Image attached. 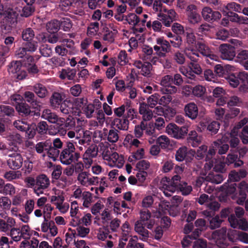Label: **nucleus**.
Segmentation results:
<instances>
[{
    "label": "nucleus",
    "instance_id": "obj_28",
    "mask_svg": "<svg viewBox=\"0 0 248 248\" xmlns=\"http://www.w3.org/2000/svg\"><path fill=\"white\" fill-rule=\"evenodd\" d=\"M112 124L119 130H127L128 128L129 121L126 118H115Z\"/></svg>",
    "mask_w": 248,
    "mask_h": 248
},
{
    "label": "nucleus",
    "instance_id": "obj_58",
    "mask_svg": "<svg viewBox=\"0 0 248 248\" xmlns=\"http://www.w3.org/2000/svg\"><path fill=\"white\" fill-rule=\"evenodd\" d=\"M60 150L59 149L53 147L52 145L50 150H48L47 155L49 158H52L53 161H55L59 156L60 157Z\"/></svg>",
    "mask_w": 248,
    "mask_h": 248
},
{
    "label": "nucleus",
    "instance_id": "obj_53",
    "mask_svg": "<svg viewBox=\"0 0 248 248\" xmlns=\"http://www.w3.org/2000/svg\"><path fill=\"white\" fill-rule=\"evenodd\" d=\"M118 133V131L115 128L109 130L108 136V141L112 143L117 141L119 139Z\"/></svg>",
    "mask_w": 248,
    "mask_h": 248
},
{
    "label": "nucleus",
    "instance_id": "obj_51",
    "mask_svg": "<svg viewBox=\"0 0 248 248\" xmlns=\"http://www.w3.org/2000/svg\"><path fill=\"white\" fill-rule=\"evenodd\" d=\"M23 46L27 51L33 52L35 51L38 47V43L35 41H29L23 44Z\"/></svg>",
    "mask_w": 248,
    "mask_h": 248
},
{
    "label": "nucleus",
    "instance_id": "obj_24",
    "mask_svg": "<svg viewBox=\"0 0 248 248\" xmlns=\"http://www.w3.org/2000/svg\"><path fill=\"white\" fill-rule=\"evenodd\" d=\"M145 224L141 221H137L135 225V230L142 236V240L147 239L149 237V232L145 228Z\"/></svg>",
    "mask_w": 248,
    "mask_h": 248
},
{
    "label": "nucleus",
    "instance_id": "obj_29",
    "mask_svg": "<svg viewBox=\"0 0 248 248\" xmlns=\"http://www.w3.org/2000/svg\"><path fill=\"white\" fill-rule=\"evenodd\" d=\"M33 91L38 97L44 98L48 93L46 88L42 84L36 83L33 86Z\"/></svg>",
    "mask_w": 248,
    "mask_h": 248
},
{
    "label": "nucleus",
    "instance_id": "obj_36",
    "mask_svg": "<svg viewBox=\"0 0 248 248\" xmlns=\"http://www.w3.org/2000/svg\"><path fill=\"white\" fill-rule=\"evenodd\" d=\"M122 233V239L125 242L128 240L129 236H130V232L131 231V228L130 226L129 223L127 221H125L124 223L123 224L121 227Z\"/></svg>",
    "mask_w": 248,
    "mask_h": 248
},
{
    "label": "nucleus",
    "instance_id": "obj_6",
    "mask_svg": "<svg viewBox=\"0 0 248 248\" xmlns=\"http://www.w3.org/2000/svg\"><path fill=\"white\" fill-rule=\"evenodd\" d=\"M166 132L172 137L176 139H182L187 135L188 128L184 126L179 127L174 123H170L166 127Z\"/></svg>",
    "mask_w": 248,
    "mask_h": 248
},
{
    "label": "nucleus",
    "instance_id": "obj_12",
    "mask_svg": "<svg viewBox=\"0 0 248 248\" xmlns=\"http://www.w3.org/2000/svg\"><path fill=\"white\" fill-rule=\"evenodd\" d=\"M172 76L166 75L163 77L161 80L160 84L163 87L162 89V92L173 94L177 91V88L172 85Z\"/></svg>",
    "mask_w": 248,
    "mask_h": 248
},
{
    "label": "nucleus",
    "instance_id": "obj_54",
    "mask_svg": "<svg viewBox=\"0 0 248 248\" xmlns=\"http://www.w3.org/2000/svg\"><path fill=\"white\" fill-rule=\"evenodd\" d=\"M170 45L175 48H179L182 45V37L179 35H174L170 41Z\"/></svg>",
    "mask_w": 248,
    "mask_h": 248
},
{
    "label": "nucleus",
    "instance_id": "obj_38",
    "mask_svg": "<svg viewBox=\"0 0 248 248\" xmlns=\"http://www.w3.org/2000/svg\"><path fill=\"white\" fill-rule=\"evenodd\" d=\"M35 129H34L33 131H35V133L37 132L41 135H43L46 133L48 129L47 124L45 121L40 122L37 124V125H35Z\"/></svg>",
    "mask_w": 248,
    "mask_h": 248
},
{
    "label": "nucleus",
    "instance_id": "obj_2",
    "mask_svg": "<svg viewBox=\"0 0 248 248\" xmlns=\"http://www.w3.org/2000/svg\"><path fill=\"white\" fill-rule=\"evenodd\" d=\"M9 150L15 153L8 154L6 159L7 165L11 170H18L22 166L23 159L21 154L17 153L18 151L17 143L14 144L13 147H10Z\"/></svg>",
    "mask_w": 248,
    "mask_h": 248
},
{
    "label": "nucleus",
    "instance_id": "obj_5",
    "mask_svg": "<svg viewBox=\"0 0 248 248\" xmlns=\"http://www.w3.org/2000/svg\"><path fill=\"white\" fill-rule=\"evenodd\" d=\"M156 43L157 45L153 47L155 54L160 58H166L167 54L171 51V46L170 42L163 37H159L156 39Z\"/></svg>",
    "mask_w": 248,
    "mask_h": 248
},
{
    "label": "nucleus",
    "instance_id": "obj_32",
    "mask_svg": "<svg viewBox=\"0 0 248 248\" xmlns=\"http://www.w3.org/2000/svg\"><path fill=\"white\" fill-rule=\"evenodd\" d=\"M60 28V22L57 19L51 20L46 25V30L49 33H57Z\"/></svg>",
    "mask_w": 248,
    "mask_h": 248
},
{
    "label": "nucleus",
    "instance_id": "obj_52",
    "mask_svg": "<svg viewBox=\"0 0 248 248\" xmlns=\"http://www.w3.org/2000/svg\"><path fill=\"white\" fill-rule=\"evenodd\" d=\"M137 236H135L130 239L126 248H144L143 243H138L137 242Z\"/></svg>",
    "mask_w": 248,
    "mask_h": 248
},
{
    "label": "nucleus",
    "instance_id": "obj_19",
    "mask_svg": "<svg viewBox=\"0 0 248 248\" xmlns=\"http://www.w3.org/2000/svg\"><path fill=\"white\" fill-rule=\"evenodd\" d=\"M166 12H167V15L159 13L158 16L159 17L160 20L162 22V23L165 26L169 27L175 17L176 13L175 11L172 9L167 10Z\"/></svg>",
    "mask_w": 248,
    "mask_h": 248
},
{
    "label": "nucleus",
    "instance_id": "obj_43",
    "mask_svg": "<svg viewBox=\"0 0 248 248\" xmlns=\"http://www.w3.org/2000/svg\"><path fill=\"white\" fill-rule=\"evenodd\" d=\"M173 60L178 64H183L186 61L185 55L183 52L177 50L173 55Z\"/></svg>",
    "mask_w": 248,
    "mask_h": 248
},
{
    "label": "nucleus",
    "instance_id": "obj_3",
    "mask_svg": "<svg viewBox=\"0 0 248 248\" xmlns=\"http://www.w3.org/2000/svg\"><path fill=\"white\" fill-rule=\"evenodd\" d=\"M31 107L26 102H23L16 105V109L21 117L25 118L31 122H34L39 118L40 112L38 109L31 110Z\"/></svg>",
    "mask_w": 248,
    "mask_h": 248
},
{
    "label": "nucleus",
    "instance_id": "obj_23",
    "mask_svg": "<svg viewBox=\"0 0 248 248\" xmlns=\"http://www.w3.org/2000/svg\"><path fill=\"white\" fill-rule=\"evenodd\" d=\"M227 15L232 22H237L239 24H248V18L246 16H239L231 11H229Z\"/></svg>",
    "mask_w": 248,
    "mask_h": 248
},
{
    "label": "nucleus",
    "instance_id": "obj_16",
    "mask_svg": "<svg viewBox=\"0 0 248 248\" xmlns=\"http://www.w3.org/2000/svg\"><path fill=\"white\" fill-rule=\"evenodd\" d=\"M133 65L139 69H140V74L147 77L151 76V70H152V65L149 62H142L140 60L136 61Z\"/></svg>",
    "mask_w": 248,
    "mask_h": 248
},
{
    "label": "nucleus",
    "instance_id": "obj_59",
    "mask_svg": "<svg viewBox=\"0 0 248 248\" xmlns=\"http://www.w3.org/2000/svg\"><path fill=\"white\" fill-rule=\"evenodd\" d=\"M75 106L77 109L82 110L83 108L87 104L88 101L87 98L84 97L76 98L74 101Z\"/></svg>",
    "mask_w": 248,
    "mask_h": 248
},
{
    "label": "nucleus",
    "instance_id": "obj_40",
    "mask_svg": "<svg viewBox=\"0 0 248 248\" xmlns=\"http://www.w3.org/2000/svg\"><path fill=\"white\" fill-rule=\"evenodd\" d=\"M237 185L235 183H231L230 184L225 183L222 186L223 190L227 195H230L233 194L236 190Z\"/></svg>",
    "mask_w": 248,
    "mask_h": 248
},
{
    "label": "nucleus",
    "instance_id": "obj_11",
    "mask_svg": "<svg viewBox=\"0 0 248 248\" xmlns=\"http://www.w3.org/2000/svg\"><path fill=\"white\" fill-rule=\"evenodd\" d=\"M15 110L13 107L7 105H0V121L9 123L15 116Z\"/></svg>",
    "mask_w": 248,
    "mask_h": 248
},
{
    "label": "nucleus",
    "instance_id": "obj_17",
    "mask_svg": "<svg viewBox=\"0 0 248 248\" xmlns=\"http://www.w3.org/2000/svg\"><path fill=\"white\" fill-rule=\"evenodd\" d=\"M184 112L186 116L191 120H195L199 112L197 105L193 102L187 103L184 107Z\"/></svg>",
    "mask_w": 248,
    "mask_h": 248
},
{
    "label": "nucleus",
    "instance_id": "obj_56",
    "mask_svg": "<svg viewBox=\"0 0 248 248\" xmlns=\"http://www.w3.org/2000/svg\"><path fill=\"white\" fill-rule=\"evenodd\" d=\"M16 190L15 187L11 184H7L3 186V188L0 191L5 195H13L15 193Z\"/></svg>",
    "mask_w": 248,
    "mask_h": 248
},
{
    "label": "nucleus",
    "instance_id": "obj_7",
    "mask_svg": "<svg viewBox=\"0 0 248 248\" xmlns=\"http://www.w3.org/2000/svg\"><path fill=\"white\" fill-rule=\"evenodd\" d=\"M181 178L179 175H175L171 179L167 177H163L161 183L163 184V187L171 192H174L177 188L182 184L184 182L181 181Z\"/></svg>",
    "mask_w": 248,
    "mask_h": 248
},
{
    "label": "nucleus",
    "instance_id": "obj_4",
    "mask_svg": "<svg viewBox=\"0 0 248 248\" xmlns=\"http://www.w3.org/2000/svg\"><path fill=\"white\" fill-rule=\"evenodd\" d=\"M178 5L181 8H186L187 20L190 23L195 24L201 21L202 18L198 13L197 7L195 5L192 4L186 5L184 0H178Z\"/></svg>",
    "mask_w": 248,
    "mask_h": 248
},
{
    "label": "nucleus",
    "instance_id": "obj_60",
    "mask_svg": "<svg viewBox=\"0 0 248 248\" xmlns=\"http://www.w3.org/2000/svg\"><path fill=\"white\" fill-rule=\"evenodd\" d=\"M109 231L108 227H104L103 228L100 229L99 232L98 234V238L101 240H104L108 237L109 238H111L112 236L109 235Z\"/></svg>",
    "mask_w": 248,
    "mask_h": 248
},
{
    "label": "nucleus",
    "instance_id": "obj_48",
    "mask_svg": "<svg viewBox=\"0 0 248 248\" xmlns=\"http://www.w3.org/2000/svg\"><path fill=\"white\" fill-rule=\"evenodd\" d=\"M61 28L65 31H70L72 27L73 24L71 19L69 18H62L60 21Z\"/></svg>",
    "mask_w": 248,
    "mask_h": 248
},
{
    "label": "nucleus",
    "instance_id": "obj_33",
    "mask_svg": "<svg viewBox=\"0 0 248 248\" xmlns=\"http://www.w3.org/2000/svg\"><path fill=\"white\" fill-rule=\"evenodd\" d=\"M191 64L190 70L189 73H187V75H186V76L190 79H194L196 76L194 74L200 75L202 74V71L199 64L197 63H192Z\"/></svg>",
    "mask_w": 248,
    "mask_h": 248
},
{
    "label": "nucleus",
    "instance_id": "obj_64",
    "mask_svg": "<svg viewBox=\"0 0 248 248\" xmlns=\"http://www.w3.org/2000/svg\"><path fill=\"white\" fill-rule=\"evenodd\" d=\"M226 8L229 11L233 10L236 12L241 13L243 9V6L235 2H231L227 4Z\"/></svg>",
    "mask_w": 248,
    "mask_h": 248
},
{
    "label": "nucleus",
    "instance_id": "obj_22",
    "mask_svg": "<svg viewBox=\"0 0 248 248\" xmlns=\"http://www.w3.org/2000/svg\"><path fill=\"white\" fill-rule=\"evenodd\" d=\"M233 67L230 65H226L223 66L221 64H217L214 67V72L218 77L225 78V76L227 75Z\"/></svg>",
    "mask_w": 248,
    "mask_h": 248
},
{
    "label": "nucleus",
    "instance_id": "obj_41",
    "mask_svg": "<svg viewBox=\"0 0 248 248\" xmlns=\"http://www.w3.org/2000/svg\"><path fill=\"white\" fill-rule=\"evenodd\" d=\"M20 233L21 232L19 228H13L11 229L7 234L11 236L14 241L17 242L22 238Z\"/></svg>",
    "mask_w": 248,
    "mask_h": 248
},
{
    "label": "nucleus",
    "instance_id": "obj_42",
    "mask_svg": "<svg viewBox=\"0 0 248 248\" xmlns=\"http://www.w3.org/2000/svg\"><path fill=\"white\" fill-rule=\"evenodd\" d=\"M125 20L129 24L134 26L138 25L140 21V17L134 13H130L127 16H125Z\"/></svg>",
    "mask_w": 248,
    "mask_h": 248
},
{
    "label": "nucleus",
    "instance_id": "obj_27",
    "mask_svg": "<svg viewBox=\"0 0 248 248\" xmlns=\"http://www.w3.org/2000/svg\"><path fill=\"white\" fill-rule=\"evenodd\" d=\"M40 42L43 43L48 42L51 44L56 43L59 41L58 33H49V34H41L38 38Z\"/></svg>",
    "mask_w": 248,
    "mask_h": 248
},
{
    "label": "nucleus",
    "instance_id": "obj_25",
    "mask_svg": "<svg viewBox=\"0 0 248 248\" xmlns=\"http://www.w3.org/2000/svg\"><path fill=\"white\" fill-rule=\"evenodd\" d=\"M63 98L62 93L55 92H54L50 98V103L52 107L54 108H58L63 103Z\"/></svg>",
    "mask_w": 248,
    "mask_h": 248
},
{
    "label": "nucleus",
    "instance_id": "obj_30",
    "mask_svg": "<svg viewBox=\"0 0 248 248\" xmlns=\"http://www.w3.org/2000/svg\"><path fill=\"white\" fill-rule=\"evenodd\" d=\"M41 117L51 123H55L59 120V118L56 113L52 112L51 110L49 109H44L42 112Z\"/></svg>",
    "mask_w": 248,
    "mask_h": 248
},
{
    "label": "nucleus",
    "instance_id": "obj_1",
    "mask_svg": "<svg viewBox=\"0 0 248 248\" xmlns=\"http://www.w3.org/2000/svg\"><path fill=\"white\" fill-rule=\"evenodd\" d=\"M79 157L80 154L75 152L74 144L71 142H67L66 147L62 151L59 157L61 163L64 165H70L78 161Z\"/></svg>",
    "mask_w": 248,
    "mask_h": 248
},
{
    "label": "nucleus",
    "instance_id": "obj_8",
    "mask_svg": "<svg viewBox=\"0 0 248 248\" xmlns=\"http://www.w3.org/2000/svg\"><path fill=\"white\" fill-rule=\"evenodd\" d=\"M195 151L192 149H188L186 146L180 147L176 151L175 157L179 162L186 160V162H190L193 160Z\"/></svg>",
    "mask_w": 248,
    "mask_h": 248
},
{
    "label": "nucleus",
    "instance_id": "obj_57",
    "mask_svg": "<svg viewBox=\"0 0 248 248\" xmlns=\"http://www.w3.org/2000/svg\"><path fill=\"white\" fill-rule=\"evenodd\" d=\"M150 166L149 162L146 160L139 161L136 164V168L138 171H146Z\"/></svg>",
    "mask_w": 248,
    "mask_h": 248
},
{
    "label": "nucleus",
    "instance_id": "obj_37",
    "mask_svg": "<svg viewBox=\"0 0 248 248\" xmlns=\"http://www.w3.org/2000/svg\"><path fill=\"white\" fill-rule=\"evenodd\" d=\"M76 70L75 69H63L60 77L62 79L67 78L69 80H73L76 77Z\"/></svg>",
    "mask_w": 248,
    "mask_h": 248
},
{
    "label": "nucleus",
    "instance_id": "obj_62",
    "mask_svg": "<svg viewBox=\"0 0 248 248\" xmlns=\"http://www.w3.org/2000/svg\"><path fill=\"white\" fill-rule=\"evenodd\" d=\"M59 7L61 10L63 11H67L69 10L72 4H73L72 0H60Z\"/></svg>",
    "mask_w": 248,
    "mask_h": 248
},
{
    "label": "nucleus",
    "instance_id": "obj_47",
    "mask_svg": "<svg viewBox=\"0 0 248 248\" xmlns=\"http://www.w3.org/2000/svg\"><path fill=\"white\" fill-rule=\"evenodd\" d=\"M39 52L43 56L48 57L51 55L52 50L49 45L47 44H43L39 48Z\"/></svg>",
    "mask_w": 248,
    "mask_h": 248
},
{
    "label": "nucleus",
    "instance_id": "obj_13",
    "mask_svg": "<svg viewBox=\"0 0 248 248\" xmlns=\"http://www.w3.org/2000/svg\"><path fill=\"white\" fill-rule=\"evenodd\" d=\"M22 64L19 61H13L11 62L8 69L9 72L16 74L15 76L19 80L25 78L27 76L26 72L21 70Z\"/></svg>",
    "mask_w": 248,
    "mask_h": 248
},
{
    "label": "nucleus",
    "instance_id": "obj_44",
    "mask_svg": "<svg viewBox=\"0 0 248 248\" xmlns=\"http://www.w3.org/2000/svg\"><path fill=\"white\" fill-rule=\"evenodd\" d=\"M34 37V32L31 28H28L23 31L22 37L24 40L26 41H31Z\"/></svg>",
    "mask_w": 248,
    "mask_h": 248
},
{
    "label": "nucleus",
    "instance_id": "obj_14",
    "mask_svg": "<svg viewBox=\"0 0 248 248\" xmlns=\"http://www.w3.org/2000/svg\"><path fill=\"white\" fill-rule=\"evenodd\" d=\"M24 102L30 103L31 108L34 109H38L39 111L41 110V102L38 99L37 97L35 94L30 91H26L23 94Z\"/></svg>",
    "mask_w": 248,
    "mask_h": 248
},
{
    "label": "nucleus",
    "instance_id": "obj_61",
    "mask_svg": "<svg viewBox=\"0 0 248 248\" xmlns=\"http://www.w3.org/2000/svg\"><path fill=\"white\" fill-rule=\"evenodd\" d=\"M222 221L219 216H216L210 220V228L213 230L219 227Z\"/></svg>",
    "mask_w": 248,
    "mask_h": 248
},
{
    "label": "nucleus",
    "instance_id": "obj_20",
    "mask_svg": "<svg viewBox=\"0 0 248 248\" xmlns=\"http://www.w3.org/2000/svg\"><path fill=\"white\" fill-rule=\"evenodd\" d=\"M202 139V137L198 135L195 130H192L188 135L187 141L189 145L196 147L201 143Z\"/></svg>",
    "mask_w": 248,
    "mask_h": 248
},
{
    "label": "nucleus",
    "instance_id": "obj_39",
    "mask_svg": "<svg viewBox=\"0 0 248 248\" xmlns=\"http://www.w3.org/2000/svg\"><path fill=\"white\" fill-rule=\"evenodd\" d=\"M220 124L219 122L213 121L209 123L207 127V130L210 133L211 135L216 134L219 128Z\"/></svg>",
    "mask_w": 248,
    "mask_h": 248
},
{
    "label": "nucleus",
    "instance_id": "obj_50",
    "mask_svg": "<svg viewBox=\"0 0 248 248\" xmlns=\"http://www.w3.org/2000/svg\"><path fill=\"white\" fill-rule=\"evenodd\" d=\"M178 190L182 192V195L186 196L190 193L192 190V187L190 185H188L186 182H183L182 184L179 185V186L177 188L176 190Z\"/></svg>",
    "mask_w": 248,
    "mask_h": 248
},
{
    "label": "nucleus",
    "instance_id": "obj_49",
    "mask_svg": "<svg viewBox=\"0 0 248 248\" xmlns=\"http://www.w3.org/2000/svg\"><path fill=\"white\" fill-rule=\"evenodd\" d=\"M160 97V95L157 93H154L151 95L147 99V103L148 105L150 108H153L155 107V106L159 104V99Z\"/></svg>",
    "mask_w": 248,
    "mask_h": 248
},
{
    "label": "nucleus",
    "instance_id": "obj_9",
    "mask_svg": "<svg viewBox=\"0 0 248 248\" xmlns=\"http://www.w3.org/2000/svg\"><path fill=\"white\" fill-rule=\"evenodd\" d=\"M50 184L49 178L45 174L39 175L36 178V186L34 187V192L39 196L43 193V190L47 188Z\"/></svg>",
    "mask_w": 248,
    "mask_h": 248
},
{
    "label": "nucleus",
    "instance_id": "obj_63",
    "mask_svg": "<svg viewBox=\"0 0 248 248\" xmlns=\"http://www.w3.org/2000/svg\"><path fill=\"white\" fill-rule=\"evenodd\" d=\"M35 10V7L32 5H27L22 9L21 16L26 17L31 16Z\"/></svg>",
    "mask_w": 248,
    "mask_h": 248
},
{
    "label": "nucleus",
    "instance_id": "obj_21",
    "mask_svg": "<svg viewBox=\"0 0 248 248\" xmlns=\"http://www.w3.org/2000/svg\"><path fill=\"white\" fill-rule=\"evenodd\" d=\"M212 146L215 149L218 150V153L219 155H223L228 151L229 148V146L228 144L224 142V140L222 139H218L213 142Z\"/></svg>",
    "mask_w": 248,
    "mask_h": 248
},
{
    "label": "nucleus",
    "instance_id": "obj_45",
    "mask_svg": "<svg viewBox=\"0 0 248 248\" xmlns=\"http://www.w3.org/2000/svg\"><path fill=\"white\" fill-rule=\"evenodd\" d=\"M156 143L161 147V148L167 149L169 147L170 144V141L169 139L166 136L162 135L158 138Z\"/></svg>",
    "mask_w": 248,
    "mask_h": 248
},
{
    "label": "nucleus",
    "instance_id": "obj_34",
    "mask_svg": "<svg viewBox=\"0 0 248 248\" xmlns=\"http://www.w3.org/2000/svg\"><path fill=\"white\" fill-rule=\"evenodd\" d=\"M225 78L227 80L230 85L233 88L237 87L240 83L238 73H229L227 75L225 76Z\"/></svg>",
    "mask_w": 248,
    "mask_h": 248
},
{
    "label": "nucleus",
    "instance_id": "obj_15",
    "mask_svg": "<svg viewBox=\"0 0 248 248\" xmlns=\"http://www.w3.org/2000/svg\"><path fill=\"white\" fill-rule=\"evenodd\" d=\"M202 14L204 19L208 22L216 21L221 17V15L219 12L213 11L209 7H204L202 9Z\"/></svg>",
    "mask_w": 248,
    "mask_h": 248
},
{
    "label": "nucleus",
    "instance_id": "obj_35",
    "mask_svg": "<svg viewBox=\"0 0 248 248\" xmlns=\"http://www.w3.org/2000/svg\"><path fill=\"white\" fill-rule=\"evenodd\" d=\"M14 125L17 129L21 131H25L28 134L30 138H32L34 137L35 131L30 130V127L29 124L24 125L19 121V122H16L14 123Z\"/></svg>",
    "mask_w": 248,
    "mask_h": 248
},
{
    "label": "nucleus",
    "instance_id": "obj_46",
    "mask_svg": "<svg viewBox=\"0 0 248 248\" xmlns=\"http://www.w3.org/2000/svg\"><path fill=\"white\" fill-rule=\"evenodd\" d=\"M108 32L104 33L103 39L104 41L110 43H113L114 41L116 34L118 33L116 29H113V31L108 30Z\"/></svg>",
    "mask_w": 248,
    "mask_h": 248
},
{
    "label": "nucleus",
    "instance_id": "obj_26",
    "mask_svg": "<svg viewBox=\"0 0 248 248\" xmlns=\"http://www.w3.org/2000/svg\"><path fill=\"white\" fill-rule=\"evenodd\" d=\"M88 173L87 172H81L79 173L78 180L80 182L82 185H85L88 181L90 182V183L92 185L95 184V183H99V178L97 177H93L92 178H91L89 179L88 178Z\"/></svg>",
    "mask_w": 248,
    "mask_h": 248
},
{
    "label": "nucleus",
    "instance_id": "obj_31",
    "mask_svg": "<svg viewBox=\"0 0 248 248\" xmlns=\"http://www.w3.org/2000/svg\"><path fill=\"white\" fill-rule=\"evenodd\" d=\"M197 47L199 51V54L207 57L211 58L213 56L212 54V51L210 50L209 47L206 45L204 43L202 42H198L197 44Z\"/></svg>",
    "mask_w": 248,
    "mask_h": 248
},
{
    "label": "nucleus",
    "instance_id": "obj_18",
    "mask_svg": "<svg viewBox=\"0 0 248 248\" xmlns=\"http://www.w3.org/2000/svg\"><path fill=\"white\" fill-rule=\"evenodd\" d=\"M98 147L95 144H92L90 146L83 155V158L85 163L91 165L93 162L92 158L95 157L98 154Z\"/></svg>",
    "mask_w": 248,
    "mask_h": 248
},
{
    "label": "nucleus",
    "instance_id": "obj_10",
    "mask_svg": "<svg viewBox=\"0 0 248 248\" xmlns=\"http://www.w3.org/2000/svg\"><path fill=\"white\" fill-rule=\"evenodd\" d=\"M220 57L223 60H232L236 55L235 47L230 44H223L219 47Z\"/></svg>",
    "mask_w": 248,
    "mask_h": 248
},
{
    "label": "nucleus",
    "instance_id": "obj_55",
    "mask_svg": "<svg viewBox=\"0 0 248 248\" xmlns=\"http://www.w3.org/2000/svg\"><path fill=\"white\" fill-rule=\"evenodd\" d=\"M163 93L164 95L160 96L159 99V104L166 106L172 100V97L170 95V93H167L164 92H163Z\"/></svg>",
    "mask_w": 248,
    "mask_h": 248
}]
</instances>
